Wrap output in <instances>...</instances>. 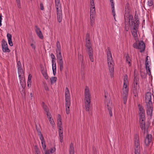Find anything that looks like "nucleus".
<instances>
[{
    "instance_id": "1",
    "label": "nucleus",
    "mask_w": 154,
    "mask_h": 154,
    "mask_svg": "<svg viewBox=\"0 0 154 154\" xmlns=\"http://www.w3.org/2000/svg\"><path fill=\"white\" fill-rule=\"evenodd\" d=\"M84 103L86 110L88 111L90 107L91 95L89 93V90L88 87H86L85 92Z\"/></svg>"
},
{
    "instance_id": "2",
    "label": "nucleus",
    "mask_w": 154,
    "mask_h": 154,
    "mask_svg": "<svg viewBox=\"0 0 154 154\" xmlns=\"http://www.w3.org/2000/svg\"><path fill=\"white\" fill-rule=\"evenodd\" d=\"M55 3L57 9V20L59 23H60L62 19L61 4L60 0H55Z\"/></svg>"
},
{
    "instance_id": "3",
    "label": "nucleus",
    "mask_w": 154,
    "mask_h": 154,
    "mask_svg": "<svg viewBox=\"0 0 154 154\" xmlns=\"http://www.w3.org/2000/svg\"><path fill=\"white\" fill-rule=\"evenodd\" d=\"M107 96L106 95V91H105V100L104 103L105 105V107H107L108 110L109 114L110 117L112 116V108L113 106L112 102L109 100L106 99Z\"/></svg>"
},
{
    "instance_id": "4",
    "label": "nucleus",
    "mask_w": 154,
    "mask_h": 154,
    "mask_svg": "<svg viewBox=\"0 0 154 154\" xmlns=\"http://www.w3.org/2000/svg\"><path fill=\"white\" fill-rule=\"evenodd\" d=\"M86 43L85 46L87 48V51L89 58L91 61L93 62L94 61L93 56V51L91 47V44L90 41H85Z\"/></svg>"
},
{
    "instance_id": "5",
    "label": "nucleus",
    "mask_w": 154,
    "mask_h": 154,
    "mask_svg": "<svg viewBox=\"0 0 154 154\" xmlns=\"http://www.w3.org/2000/svg\"><path fill=\"white\" fill-rule=\"evenodd\" d=\"M135 154H140V144L139 136L136 135L134 137V141Z\"/></svg>"
},
{
    "instance_id": "6",
    "label": "nucleus",
    "mask_w": 154,
    "mask_h": 154,
    "mask_svg": "<svg viewBox=\"0 0 154 154\" xmlns=\"http://www.w3.org/2000/svg\"><path fill=\"white\" fill-rule=\"evenodd\" d=\"M56 54L57 58L59 60L57 61V62L60 66V71L61 72L63 70L64 67L63 62L62 59L61 50L58 51L57 52H56Z\"/></svg>"
},
{
    "instance_id": "7",
    "label": "nucleus",
    "mask_w": 154,
    "mask_h": 154,
    "mask_svg": "<svg viewBox=\"0 0 154 154\" xmlns=\"http://www.w3.org/2000/svg\"><path fill=\"white\" fill-rule=\"evenodd\" d=\"M107 63L109 68L111 77L112 78L114 76V62L112 58H108L107 59Z\"/></svg>"
},
{
    "instance_id": "8",
    "label": "nucleus",
    "mask_w": 154,
    "mask_h": 154,
    "mask_svg": "<svg viewBox=\"0 0 154 154\" xmlns=\"http://www.w3.org/2000/svg\"><path fill=\"white\" fill-rule=\"evenodd\" d=\"M127 10H126V12L127 13L128 15L127 16V20L128 21L129 24L131 25H133L134 24H135L134 22L133 21L132 18L133 17L132 15L130 14V13L131 11V8H127Z\"/></svg>"
},
{
    "instance_id": "9",
    "label": "nucleus",
    "mask_w": 154,
    "mask_h": 154,
    "mask_svg": "<svg viewBox=\"0 0 154 154\" xmlns=\"http://www.w3.org/2000/svg\"><path fill=\"white\" fill-rule=\"evenodd\" d=\"M152 94L151 93L147 92L146 93L145 97V101L146 104H149L151 105L152 103L151 101Z\"/></svg>"
},
{
    "instance_id": "10",
    "label": "nucleus",
    "mask_w": 154,
    "mask_h": 154,
    "mask_svg": "<svg viewBox=\"0 0 154 154\" xmlns=\"http://www.w3.org/2000/svg\"><path fill=\"white\" fill-rule=\"evenodd\" d=\"M139 123L140 127L144 133L145 131V118L144 117H140Z\"/></svg>"
},
{
    "instance_id": "11",
    "label": "nucleus",
    "mask_w": 154,
    "mask_h": 154,
    "mask_svg": "<svg viewBox=\"0 0 154 154\" xmlns=\"http://www.w3.org/2000/svg\"><path fill=\"white\" fill-rule=\"evenodd\" d=\"M2 46L3 52L9 53L10 52V50L8 47L7 43L4 39L2 40Z\"/></svg>"
},
{
    "instance_id": "12",
    "label": "nucleus",
    "mask_w": 154,
    "mask_h": 154,
    "mask_svg": "<svg viewBox=\"0 0 154 154\" xmlns=\"http://www.w3.org/2000/svg\"><path fill=\"white\" fill-rule=\"evenodd\" d=\"M152 136L151 134H148L146 136L145 139V143L146 146H148L152 141Z\"/></svg>"
},
{
    "instance_id": "13",
    "label": "nucleus",
    "mask_w": 154,
    "mask_h": 154,
    "mask_svg": "<svg viewBox=\"0 0 154 154\" xmlns=\"http://www.w3.org/2000/svg\"><path fill=\"white\" fill-rule=\"evenodd\" d=\"M146 113L148 115H149L152 117V112L153 111L152 104H146Z\"/></svg>"
},
{
    "instance_id": "14",
    "label": "nucleus",
    "mask_w": 154,
    "mask_h": 154,
    "mask_svg": "<svg viewBox=\"0 0 154 154\" xmlns=\"http://www.w3.org/2000/svg\"><path fill=\"white\" fill-rule=\"evenodd\" d=\"M145 44L143 41H141L139 42L137 48L140 50V52H142L144 51L145 49Z\"/></svg>"
},
{
    "instance_id": "15",
    "label": "nucleus",
    "mask_w": 154,
    "mask_h": 154,
    "mask_svg": "<svg viewBox=\"0 0 154 154\" xmlns=\"http://www.w3.org/2000/svg\"><path fill=\"white\" fill-rule=\"evenodd\" d=\"M138 106L139 111L140 117H145V111L143 107L140 104L138 105Z\"/></svg>"
},
{
    "instance_id": "16",
    "label": "nucleus",
    "mask_w": 154,
    "mask_h": 154,
    "mask_svg": "<svg viewBox=\"0 0 154 154\" xmlns=\"http://www.w3.org/2000/svg\"><path fill=\"white\" fill-rule=\"evenodd\" d=\"M35 30L37 35L38 37L40 39H43V36L41 31L40 30V28L38 27V26H35Z\"/></svg>"
},
{
    "instance_id": "17",
    "label": "nucleus",
    "mask_w": 154,
    "mask_h": 154,
    "mask_svg": "<svg viewBox=\"0 0 154 154\" xmlns=\"http://www.w3.org/2000/svg\"><path fill=\"white\" fill-rule=\"evenodd\" d=\"M65 101H70V94L68 88L66 87L65 89Z\"/></svg>"
},
{
    "instance_id": "18",
    "label": "nucleus",
    "mask_w": 154,
    "mask_h": 154,
    "mask_svg": "<svg viewBox=\"0 0 154 154\" xmlns=\"http://www.w3.org/2000/svg\"><path fill=\"white\" fill-rule=\"evenodd\" d=\"M123 77L124 83L123 88L122 90V92L123 93L122 94V97L123 100V103L124 104H125V94L124 89V86H125V76H124Z\"/></svg>"
},
{
    "instance_id": "19",
    "label": "nucleus",
    "mask_w": 154,
    "mask_h": 154,
    "mask_svg": "<svg viewBox=\"0 0 154 154\" xmlns=\"http://www.w3.org/2000/svg\"><path fill=\"white\" fill-rule=\"evenodd\" d=\"M70 106V101H65V106L66 113L68 114L69 113V107Z\"/></svg>"
},
{
    "instance_id": "20",
    "label": "nucleus",
    "mask_w": 154,
    "mask_h": 154,
    "mask_svg": "<svg viewBox=\"0 0 154 154\" xmlns=\"http://www.w3.org/2000/svg\"><path fill=\"white\" fill-rule=\"evenodd\" d=\"M110 3H111L112 10V13L113 14V15L114 17V19L115 20H116V18L115 17L116 14H115V11H114V2H113V0H110Z\"/></svg>"
},
{
    "instance_id": "21",
    "label": "nucleus",
    "mask_w": 154,
    "mask_h": 154,
    "mask_svg": "<svg viewBox=\"0 0 154 154\" xmlns=\"http://www.w3.org/2000/svg\"><path fill=\"white\" fill-rule=\"evenodd\" d=\"M44 68L43 67H41V72L45 79H48V76L47 74L46 70H44Z\"/></svg>"
},
{
    "instance_id": "22",
    "label": "nucleus",
    "mask_w": 154,
    "mask_h": 154,
    "mask_svg": "<svg viewBox=\"0 0 154 154\" xmlns=\"http://www.w3.org/2000/svg\"><path fill=\"white\" fill-rule=\"evenodd\" d=\"M135 25L134 27V29L132 32V34L135 39H137L138 38V35L137 33V30L135 29Z\"/></svg>"
},
{
    "instance_id": "23",
    "label": "nucleus",
    "mask_w": 154,
    "mask_h": 154,
    "mask_svg": "<svg viewBox=\"0 0 154 154\" xmlns=\"http://www.w3.org/2000/svg\"><path fill=\"white\" fill-rule=\"evenodd\" d=\"M20 79V82L22 88L24 89L25 87L26 84L24 79L23 77L21 78H19Z\"/></svg>"
},
{
    "instance_id": "24",
    "label": "nucleus",
    "mask_w": 154,
    "mask_h": 154,
    "mask_svg": "<svg viewBox=\"0 0 154 154\" xmlns=\"http://www.w3.org/2000/svg\"><path fill=\"white\" fill-rule=\"evenodd\" d=\"M69 154H74V150L73 144L71 143L70 145L69 148Z\"/></svg>"
},
{
    "instance_id": "25",
    "label": "nucleus",
    "mask_w": 154,
    "mask_h": 154,
    "mask_svg": "<svg viewBox=\"0 0 154 154\" xmlns=\"http://www.w3.org/2000/svg\"><path fill=\"white\" fill-rule=\"evenodd\" d=\"M95 14H91L90 15V19L91 26H93L94 22Z\"/></svg>"
},
{
    "instance_id": "26",
    "label": "nucleus",
    "mask_w": 154,
    "mask_h": 154,
    "mask_svg": "<svg viewBox=\"0 0 154 154\" xmlns=\"http://www.w3.org/2000/svg\"><path fill=\"white\" fill-rule=\"evenodd\" d=\"M62 126V119L60 115H58V119H57V127Z\"/></svg>"
},
{
    "instance_id": "27",
    "label": "nucleus",
    "mask_w": 154,
    "mask_h": 154,
    "mask_svg": "<svg viewBox=\"0 0 154 154\" xmlns=\"http://www.w3.org/2000/svg\"><path fill=\"white\" fill-rule=\"evenodd\" d=\"M128 63V66H130L131 65V60L128 55H127L126 57V63Z\"/></svg>"
},
{
    "instance_id": "28",
    "label": "nucleus",
    "mask_w": 154,
    "mask_h": 154,
    "mask_svg": "<svg viewBox=\"0 0 154 154\" xmlns=\"http://www.w3.org/2000/svg\"><path fill=\"white\" fill-rule=\"evenodd\" d=\"M18 72L19 74V78H21L24 75V73L23 69H18Z\"/></svg>"
},
{
    "instance_id": "29",
    "label": "nucleus",
    "mask_w": 154,
    "mask_h": 154,
    "mask_svg": "<svg viewBox=\"0 0 154 154\" xmlns=\"http://www.w3.org/2000/svg\"><path fill=\"white\" fill-rule=\"evenodd\" d=\"M59 135L60 139V141L61 143H62L63 142V131H59Z\"/></svg>"
},
{
    "instance_id": "30",
    "label": "nucleus",
    "mask_w": 154,
    "mask_h": 154,
    "mask_svg": "<svg viewBox=\"0 0 154 154\" xmlns=\"http://www.w3.org/2000/svg\"><path fill=\"white\" fill-rule=\"evenodd\" d=\"M57 48L56 50V52H57L58 51L61 50V46L60 44L58 41L56 43Z\"/></svg>"
},
{
    "instance_id": "31",
    "label": "nucleus",
    "mask_w": 154,
    "mask_h": 154,
    "mask_svg": "<svg viewBox=\"0 0 154 154\" xmlns=\"http://www.w3.org/2000/svg\"><path fill=\"white\" fill-rule=\"evenodd\" d=\"M42 106L44 109L45 112H48L49 111L48 109L47 106L45 105V103L43 102H42Z\"/></svg>"
},
{
    "instance_id": "32",
    "label": "nucleus",
    "mask_w": 154,
    "mask_h": 154,
    "mask_svg": "<svg viewBox=\"0 0 154 154\" xmlns=\"http://www.w3.org/2000/svg\"><path fill=\"white\" fill-rule=\"evenodd\" d=\"M90 9V14H95V7H91Z\"/></svg>"
},
{
    "instance_id": "33",
    "label": "nucleus",
    "mask_w": 154,
    "mask_h": 154,
    "mask_svg": "<svg viewBox=\"0 0 154 154\" xmlns=\"http://www.w3.org/2000/svg\"><path fill=\"white\" fill-rule=\"evenodd\" d=\"M51 84L56 82L57 80V78L56 77H53L50 79Z\"/></svg>"
},
{
    "instance_id": "34",
    "label": "nucleus",
    "mask_w": 154,
    "mask_h": 154,
    "mask_svg": "<svg viewBox=\"0 0 154 154\" xmlns=\"http://www.w3.org/2000/svg\"><path fill=\"white\" fill-rule=\"evenodd\" d=\"M126 77H127V76L126 75V96L127 95V94L128 93V88L127 89V86H128V83H127V82H128V80L126 78Z\"/></svg>"
},
{
    "instance_id": "35",
    "label": "nucleus",
    "mask_w": 154,
    "mask_h": 154,
    "mask_svg": "<svg viewBox=\"0 0 154 154\" xmlns=\"http://www.w3.org/2000/svg\"><path fill=\"white\" fill-rule=\"evenodd\" d=\"M80 56L81 66H82V65L83 66L84 64H85V61L83 58V56H81V54L80 55Z\"/></svg>"
},
{
    "instance_id": "36",
    "label": "nucleus",
    "mask_w": 154,
    "mask_h": 154,
    "mask_svg": "<svg viewBox=\"0 0 154 154\" xmlns=\"http://www.w3.org/2000/svg\"><path fill=\"white\" fill-rule=\"evenodd\" d=\"M42 144V147L44 150H46V145L45 144V141L41 142Z\"/></svg>"
},
{
    "instance_id": "37",
    "label": "nucleus",
    "mask_w": 154,
    "mask_h": 154,
    "mask_svg": "<svg viewBox=\"0 0 154 154\" xmlns=\"http://www.w3.org/2000/svg\"><path fill=\"white\" fill-rule=\"evenodd\" d=\"M145 65L146 68H147L149 69V66L151 65L150 59H149V61L145 62Z\"/></svg>"
},
{
    "instance_id": "38",
    "label": "nucleus",
    "mask_w": 154,
    "mask_h": 154,
    "mask_svg": "<svg viewBox=\"0 0 154 154\" xmlns=\"http://www.w3.org/2000/svg\"><path fill=\"white\" fill-rule=\"evenodd\" d=\"M38 135L39 137V138L41 140V142L45 141L44 140L43 136L42 133H41V134H38Z\"/></svg>"
},
{
    "instance_id": "39",
    "label": "nucleus",
    "mask_w": 154,
    "mask_h": 154,
    "mask_svg": "<svg viewBox=\"0 0 154 154\" xmlns=\"http://www.w3.org/2000/svg\"><path fill=\"white\" fill-rule=\"evenodd\" d=\"M17 66L18 69H22L21 64L20 61H18L17 63Z\"/></svg>"
},
{
    "instance_id": "40",
    "label": "nucleus",
    "mask_w": 154,
    "mask_h": 154,
    "mask_svg": "<svg viewBox=\"0 0 154 154\" xmlns=\"http://www.w3.org/2000/svg\"><path fill=\"white\" fill-rule=\"evenodd\" d=\"M35 127L36 128V130L38 133V134H41V133L40 128V126H39V127H38L36 125H35Z\"/></svg>"
},
{
    "instance_id": "41",
    "label": "nucleus",
    "mask_w": 154,
    "mask_h": 154,
    "mask_svg": "<svg viewBox=\"0 0 154 154\" xmlns=\"http://www.w3.org/2000/svg\"><path fill=\"white\" fill-rule=\"evenodd\" d=\"M49 120L51 124L53 127L54 126V125H55V123L53 119H51V118H49Z\"/></svg>"
},
{
    "instance_id": "42",
    "label": "nucleus",
    "mask_w": 154,
    "mask_h": 154,
    "mask_svg": "<svg viewBox=\"0 0 154 154\" xmlns=\"http://www.w3.org/2000/svg\"><path fill=\"white\" fill-rule=\"evenodd\" d=\"M90 36L89 34V33H87L86 35V37L85 39V41H90Z\"/></svg>"
},
{
    "instance_id": "43",
    "label": "nucleus",
    "mask_w": 154,
    "mask_h": 154,
    "mask_svg": "<svg viewBox=\"0 0 154 154\" xmlns=\"http://www.w3.org/2000/svg\"><path fill=\"white\" fill-rule=\"evenodd\" d=\"M107 59H108V58H112V56L111 54V52L107 51Z\"/></svg>"
},
{
    "instance_id": "44",
    "label": "nucleus",
    "mask_w": 154,
    "mask_h": 154,
    "mask_svg": "<svg viewBox=\"0 0 154 154\" xmlns=\"http://www.w3.org/2000/svg\"><path fill=\"white\" fill-rule=\"evenodd\" d=\"M153 0H149L148 2V5L149 6H151L153 5Z\"/></svg>"
},
{
    "instance_id": "45",
    "label": "nucleus",
    "mask_w": 154,
    "mask_h": 154,
    "mask_svg": "<svg viewBox=\"0 0 154 154\" xmlns=\"http://www.w3.org/2000/svg\"><path fill=\"white\" fill-rule=\"evenodd\" d=\"M55 151V148H51L49 150H48V151L49 152V153H53Z\"/></svg>"
},
{
    "instance_id": "46",
    "label": "nucleus",
    "mask_w": 154,
    "mask_h": 154,
    "mask_svg": "<svg viewBox=\"0 0 154 154\" xmlns=\"http://www.w3.org/2000/svg\"><path fill=\"white\" fill-rule=\"evenodd\" d=\"M133 92L134 94V96H136L137 94V90L136 88H134L133 89Z\"/></svg>"
},
{
    "instance_id": "47",
    "label": "nucleus",
    "mask_w": 154,
    "mask_h": 154,
    "mask_svg": "<svg viewBox=\"0 0 154 154\" xmlns=\"http://www.w3.org/2000/svg\"><path fill=\"white\" fill-rule=\"evenodd\" d=\"M18 7L20 8H21L20 2V0H16Z\"/></svg>"
},
{
    "instance_id": "48",
    "label": "nucleus",
    "mask_w": 154,
    "mask_h": 154,
    "mask_svg": "<svg viewBox=\"0 0 154 154\" xmlns=\"http://www.w3.org/2000/svg\"><path fill=\"white\" fill-rule=\"evenodd\" d=\"M32 79V75L30 74H29L28 77V83H29L30 82V84L31 83V82L30 81V80Z\"/></svg>"
},
{
    "instance_id": "49",
    "label": "nucleus",
    "mask_w": 154,
    "mask_h": 154,
    "mask_svg": "<svg viewBox=\"0 0 154 154\" xmlns=\"http://www.w3.org/2000/svg\"><path fill=\"white\" fill-rule=\"evenodd\" d=\"M7 37L8 39V40L12 39V36L10 34L8 33L7 34Z\"/></svg>"
},
{
    "instance_id": "50",
    "label": "nucleus",
    "mask_w": 154,
    "mask_h": 154,
    "mask_svg": "<svg viewBox=\"0 0 154 154\" xmlns=\"http://www.w3.org/2000/svg\"><path fill=\"white\" fill-rule=\"evenodd\" d=\"M146 69L147 72L148 71V72H147L148 75H150L151 74V70H150V68H149V69L147 68H146Z\"/></svg>"
},
{
    "instance_id": "51",
    "label": "nucleus",
    "mask_w": 154,
    "mask_h": 154,
    "mask_svg": "<svg viewBox=\"0 0 154 154\" xmlns=\"http://www.w3.org/2000/svg\"><path fill=\"white\" fill-rule=\"evenodd\" d=\"M8 40V43L9 45L11 46H12L13 45V44L12 42V39Z\"/></svg>"
},
{
    "instance_id": "52",
    "label": "nucleus",
    "mask_w": 154,
    "mask_h": 154,
    "mask_svg": "<svg viewBox=\"0 0 154 154\" xmlns=\"http://www.w3.org/2000/svg\"><path fill=\"white\" fill-rule=\"evenodd\" d=\"M46 112V114L48 118L49 119V118H51V116L50 113L49 112V111H48V112Z\"/></svg>"
},
{
    "instance_id": "53",
    "label": "nucleus",
    "mask_w": 154,
    "mask_h": 154,
    "mask_svg": "<svg viewBox=\"0 0 154 154\" xmlns=\"http://www.w3.org/2000/svg\"><path fill=\"white\" fill-rule=\"evenodd\" d=\"M90 5L91 6V7H95L94 1H90Z\"/></svg>"
},
{
    "instance_id": "54",
    "label": "nucleus",
    "mask_w": 154,
    "mask_h": 154,
    "mask_svg": "<svg viewBox=\"0 0 154 154\" xmlns=\"http://www.w3.org/2000/svg\"><path fill=\"white\" fill-rule=\"evenodd\" d=\"M40 8L41 10H44V7L43 4L42 3H41L40 4Z\"/></svg>"
},
{
    "instance_id": "55",
    "label": "nucleus",
    "mask_w": 154,
    "mask_h": 154,
    "mask_svg": "<svg viewBox=\"0 0 154 154\" xmlns=\"http://www.w3.org/2000/svg\"><path fill=\"white\" fill-rule=\"evenodd\" d=\"M127 3H126V7L127 8H131L130 5V3L131 2V1H130L129 2H127Z\"/></svg>"
},
{
    "instance_id": "56",
    "label": "nucleus",
    "mask_w": 154,
    "mask_h": 154,
    "mask_svg": "<svg viewBox=\"0 0 154 154\" xmlns=\"http://www.w3.org/2000/svg\"><path fill=\"white\" fill-rule=\"evenodd\" d=\"M51 58L52 59V60H55L56 58H55V56L54 55V54H53V53H52L51 54Z\"/></svg>"
},
{
    "instance_id": "57",
    "label": "nucleus",
    "mask_w": 154,
    "mask_h": 154,
    "mask_svg": "<svg viewBox=\"0 0 154 154\" xmlns=\"http://www.w3.org/2000/svg\"><path fill=\"white\" fill-rule=\"evenodd\" d=\"M59 131H63V128L62 126H60L58 127Z\"/></svg>"
},
{
    "instance_id": "58",
    "label": "nucleus",
    "mask_w": 154,
    "mask_h": 154,
    "mask_svg": "<svg viewBox=\"0 0 154 154\" xmlns=\"http://www.w3.org/2000/svg\"><path fill=\"white\" fill-rule=\"evenodd\" d=\"M54 66H52V69H55V70H56V63H54Z\"/></svg>"
},
{
    "instance_id": "59",
    "label": "nucleus",
    "mask_w": 154,
    "mask_h": 154,
    "mask_svg": "<svg viewBox=\"0 0 154 154\" xmlns=\"http://www.w3.org/2000/svg\"><path fill=\"white\" fill-rule=\"evenodd\" d=\"M138 45H137V44L136 43H134V44H133V47L134 48H137V46Z\"/></svg>"
},
{
    "instance_id": "60",
    "label": "nucleus",
    "mask_w": 154,
    "mask_h": 154,
    "mask_svg": "<svg viewBox=\"0 0 154 154\" xmlns=\"http://www.w3.org/2000/svg\"><path fill=\"white\" fill-rule=\"evenodd\" d=\"M2 14H1L0 15V26L2 25Z\"/></svg>"
},
{
    "instance_id": "61",
    "label": "nucleus",
    "mask_w": 154,
    "mask_h": 154,
    "mask_svg": "<svg viewBox=\"0 0 154 154\" xmlns=\"http://www.w3.org/2000/svg\"><path fill=\"white\" fill-rule=\"evenodd\" d=\"M31 46H32V48H33L34 50H35V46L32 43L31 44Z\"/></svg>"
},
{
    "instance_id": "62",
    "label": "nucleus",
    "mask_w": 154,
    "mask_h": 154,
    "mask_svg": "<svg viewBox=\"0 0 154 154\" xmlns=\"http://www.w3.org/2000/svg\"><path fill=\"white\" fill-rule=\"evenodd\" d=\"M149 58V57L148 56H147L146 57V62H147L149 61L148 59Z\"/></svg>"
},
{
    "instance_id": "63",
    "label": "nucleus",
    "mask_w": 154,
    "mask_h": 154,
    "mask_svg": "<svg viewBox=\"0 0 154 154\" xmlns=\"http://www.w3.org/2000/svg\"><path fill=\"white\" fill-rule=\"evenodd\" d=\"M53 73L54 75H55L56 74V70L53 69Z\"/></svg>"
},
{
    "instance_id": "64",
    "label": "nucleus",
    "mask_w": 154,
    "mask_h": 154,
    "mask_svg": "<svg viewBox=\"0 0 154 154\" xmlns=\"http://www.w3.org/2000/svg\"><path fill=\"white\" fill-rule=\"evenodd\" d=\"M44 151H45V154H50L49 152L47 151L46 149V150Z\"/></svg>"
}]
</instances>
